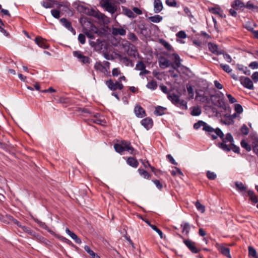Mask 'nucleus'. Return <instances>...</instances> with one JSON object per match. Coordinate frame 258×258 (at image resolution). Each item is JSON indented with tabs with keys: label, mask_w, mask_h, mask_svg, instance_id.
Masks as SVG:
<instances>
[{
	"label": "nucleus",
	"mask_w": 258,
	"mask_h": 258,
	"mask_svg": "<svg viewBox=\"0 0 258 258\" xmlns=\"http://www.w3.org/2000/svg\"><path fill=\"white\" fill-rule=\"evenodd\" d=\"M221 139H222V142L218 144V147L224 151H230V149H229V144L234 143V140L231 134L228 133L226 135L225 137L224 136L223 138Z\"/></svg>",
	"instance_id": "f257e3e1"
},
{
	"label": "nucleus",
	"mask_w": 258,
	"mask_h": 258,
	"mask_svg": "<svg viewBox=\"0 0 258 258\" xmlns=\"http://www.w3.org/2000/svg\"><path fill=\"white\" fill-rule=\"evenodd\" d=\"M89 14L97 19L100 23H103L104 25H107L110 22L109 18L98 11L92 9Z\"/></svg>",
	"instance_id": "f03ea898"
},
{
	"label": "nucleus",
	"mask_w": 258,
	"mask_h": 258,
	"mask_svg": "<svg viewBox=\"0 0 258 258\" xmlns=\"http://www.w3.org/2000/svg\"><path fill=\"white\" fill-rule=\"evenodd\" d=\"M201 127H203V130L206 132H212L213 131L212 127L202 120H199L194 125V128L196 130H198Z\"/></svg>",
	"instance_id": "7ed1b4c3"
},
{
	"label": "nucleus",
	"mask_w": 258,
	"mask_h": 258,
	"mask_svg": "<svg viewBox=\"0 0 258 258\" xmlns=\"http://www.w3.org/2000/svg\"><path fill=\"white\" fill-rule=\"evenodd\" d=\"M234 67V72L236 74H238V76L242 75L245 74L246 75H250V72L248 69L247 67L244 66H232Z\"/></svg>",
	"instance_id": "20e7f679"
},
{
	"label": "nucleus",
	"mask_w": 258,
	"mask_h": 258,
	"mask_svg": "<svg viewBox=\"0 0 258 258\" xmlns=\"http://www.w3.org/2000/svg\"><path fill=\"white\" fill-rule=\"evenodd\" d=\"M103 7L106 11L111 14H114L117 11L116 6L110 2L109 0H106L103 2Z\"/></svg>",
	"instance_id": "39448f33"
},
{
	"label": "nucleus",
	"mask_w": 258,
	"mask_h": 258,
	"mask_svg": "<svg viewBox=\"0 0 258 258\" xmlns=\"http://www.w3.org/2000/svg\"><path fill=\"white\" fill-rule=\"evenodd\" d=\"M73 55L75 57L77 58L80 62L83 63H90V58L88 56H85L83 53L79 51H76L73 52Z\"/></svg>",
	"instance_id": "423d86ee"
},
{
	"label": "nucleus",
	"mask_w": 258,
	"mask_h": 258,
	"mask_svg": "<svg viewBox=\"0 0 258 258\" xmlns=\"http://www.w3.org/2000/svg\"><path fill=\"white\" fill-rule=\"evenodd\" d=\"M196 99L202 103H209L210 102L209 97L206 96L203 90L201 89L196 91Z\"/></svg>",
	"instance_id": "0eeeda50"
},
{
	"label": "nucleus",
	"mask_w": 258,
	"mask_h": 258,
	"mask_svg": "<svg viewBox=\"0 0 258 258\" xmlns=\"http://www.w3.org/2000/svg\"><path fill=\"white\" fill-rule=\"evenodd\" d=\"M208 48L209 50L213 53L219 55L224 54V50L219 47L216 44L210 42L208 43Z\"/></svg>",
	"instance_id": "6e6552de"
},
{
	"label": "nucleus",
	"mask_w": 258,
	"mask_h": 258,
	"mask_svg": "<svg viewBox=\"0 0 258 258\" xmlns=\"http://www.w3.org/2000/svg\"><path fill=\"white\" fill-rule=\"evenodd\" d=\"M221 68L226 72L229 74L231 77L235 80H237L238 79V74H236L234 72V67L231 68L229 66H220Z\"/></svg>",
	"instance_id": "1a4fd4ad"
},
{
	"label": "nucleus",
	"mask_w": 258,
	"mask_h": 258,
	"mask_svg": "<svg viewBox=\"0 0 258 258\" xmlns=\"http://www.w3.org/2000/svg\"><path fill=\"white\" fill-rule=\"evenodd\" d=\"M211 97H213L214 98V99L215 100V102L214 103L215 105L222 108H226L225 102L223 97H221L218 95L212 96Z\"/></svg>",
	"instance_id": "9d476101"
},
{
	"label": "nucleus",
	"mask_w": 258,
	"mask_h": 258,
	"mask_svg": "<svg viewBox=\"0 0 258 258\" xmlns=\"http://www.w3.org/2000/svg\"><path fill=\"white\" fill-rule=\"evenodd\" d=\"M213 131L212 132L208 133L212 137L213 140L216 139L218 137H220V138H223L224 134L220 128H217L214 129L213 128Z\"/></svg>",
	"instance_id": "9b49d317"
},
{
	"label": "nucleus",
	"mask_w": 258,
	"mask_h": 258,
	"mask_svg": "<svg viewBox=\"0 0 258 258\" xmlns=\"http://www.w3.org/2000/svg\"><path fill=\"white\" fill-rule=\"evenodd\" d=\"M35 43L41 48L47 49L49 47V44L47 43L46 40L39 37H37L35 40Z\"/></svg>",
	"instance_id": "f8f14e48"
},
{
	"label": "nucleus",
	"mask_w": 258,
	"mask_h": 258,
	"mask_svg": "<svg viewBox=\"0 0 258 258\" xmlns=\"http://www.w3.org/2000/svg\"><path fill=\"white\" fill-rule=\"evenodd\" d=\"M60 22L63 26H64L67 29L72 32L74 35L76 34V31L75 29L72 27L71 22L69 21L67 19L61 18L60 20Z\"/></svg>",
	"instance_id": "ddd939ff"
},
{
	"label": "nucleus",
	"mask_w": 258,
	"mask_h": 258,
	"mask_svg": "<svg viewBox=\"0 0 258 258\" xmlns=\"http://www.w3.org/2000/svg\"><path fill=\"white\" fill-rule=\"evenodd\" d=\"M153 6L155 13H159L163 9V4L161 0H154Z\"/></svg>",
	"instance_id": "4468645a"
},
{
	"label": "nucleus",
	"mask_w": 258,
	"mask_h": 258,
	"mask_svg": "<svg viewBox=\"0 0 258 258\" xmlns=\"http://www.w3.org/2000/svg\"><path fill=\"white\" fill-rule=\"evenodd\" d=\"M183 242L192 252L195 253L198 252L199 251L196 247L195 243L194 242L188 239H185L184 240Z\"/></svg>",
	"instance_id": "2eb2a0df"
},
{
	"label": "nucleus",
	"mask_w": 258,
	"mask_h": 258,
	"mask_svg": "<svg viewBox=\"0 0 258 258\" xmlns=\"http://www.w3.org/2000/svg\"><path fill=\"white\" fill-rule=\"evenodd\" d=\"M245 8L254 12H258V3H254L249 1L245 5Z\"/></svg>",
	"instance_id": "dca6fc26"
},
{
	"label": "nucleus",
	"mask_w": 258,
	"mask_h": 258,
	"mask_svg": "<svg viewBox=\"0 0 258 258\" xmlns=\"http://www.w3.org/2000/svg\"><path fill=\"white\" fill-rule=\"evenodd\" d=\"M218 249L219 251L225 256H227L228 258H231L230 253V249L228 247H227L223 245H220L218 247Z\"/></svg>",
	"instance_id": "f3484780"
},
{
	"label": "nucleus",
	"mask_w": 258,
	"mask_h": 258,
	"mask_svg": "<svg viewBox=\"0 0 258 258\" xmlns=\"http://www.w3.org/2000/svg\"><path fill=\"white\" fill-rule=\"evenodd\" d=\"M96 70H99L104 75H108L110 74L109 66H94Z\"/></svg>",
	"instance_id": "a211bd4d"
},
{
	"label": "nucleus",
	"mask_w": 258,
	"mask_h": 258,
	"mask_svg": "<svg viewBox=\"0 0 258 258\" xmlns=\"http://www.w3.org/2000/svg\"><path fill=\"white\" fill-rule=\"evenodd\" d=\"M136 115L139 117H143L145 115L144 109L140 105L136 106L135 108Z\"/></svg>",
	"instance_id": "6ab92c4d"
},
{
	"label": "nucleus",
	"mask_w": 258,
	"mask_h": 258,
	"mask_svg": "<svg viewBox=\"0 0 258 258\" xmlns=\"http://www.w3.org/2000/svg\"><path fill=\"white\" fill-rule=\"evenodd\" d=\"M141 123L142 125H143L148 130L152 127L153 125V121L151 118L147 117L145 119H143L141 121Z\"/></svg>",
	"instance_id": "aec40b11"
},
{
	"label": "nucleus",
	"mask_w": 258,
	"mask_h": 258,
	"mask_svg": "<svg viewBox=\"0 0 258 258\" xmlns=\"http://www.w3.org/2000/svg\"><path fill=\"white\" fill-rule=\"evenodd\" d=\"M124 150L128 151L131 154H133L134 152V149L131 146V143L126 141H122L121 144Z\"/></svg>",
	"instance_id": "412c9836"
},
{
	"label": "nucleus",
	"mask_w": 258,
	"mask_h": 258,
	"mask_svg": "<svg viewBox=\"0 0 258 258\" xmlns=\"http://www.w3.org/2000/svg\"><path fill=\"white\" fill-rule=\"evenodd\" d=\"M231 6L236 10L245 8V5L240 0H235L231 5Z\"/></svg>",
	"instance_id": "4be33fe9"
},
{
	"label": "nucleus",
	"mask_w": 258,
	"mask_h": 258,
	"mask_svg": "<svg viewBox=\"0 0 258 258\" xmlns=\"http://www.w3.org/2000/svg\"><path fill=\"white\" fill-rule=\"evenodd\" d=\"M66 233L73 239L75 240L76 243L78 244L81 243V239L77 236V235L69 230V228L66 229Z\"/></svg>",
	"instance_id": "5701e85b"
},
{
	"label": "nucleus",
	"mask_w": 258,
	"mask_h": 258,
	"mask_svg": "<svg viewBox=\"0 0 258 258\" xmlns=\"http://www.w3.org/2000/svg\"><path fill=\"white\" fill-rule=\"evenodd\" d=\"M112 33L114 35H121L124 36L126 34V31L123 28H113Z\"/></svg>",
	"instance_id": "b1692460"
},
{
	"label": "nucleus",
	"mask_w": 258,
	"mask_h": 258,
	"mask_svg": "<svg viewBox=\"0 0 258 258\" xmlns=\"http://www.w3.org/2000/svg\"><path fill=\"white\" fill-rule=\"evenodd\" d=\"M131 44L126 40H122L119 44V46L123 49V51L127 52L131 48Z\"/></svg>",
	"instance_id": "393cba45"
},
{
	"label": "nucleus",
	"mask_w": 258,
	"mask_h": 258,
	"mask_svg": "<svg viewBox=\"0 0 258 258\" xmlns=\"http://www.w3.org/2000/svg\"><path fill=\"white\" fill-rule=\"evenodd\" d=\"M168 99L170 100L172 103L176 105L180 99L179 96L175 94H172L168 95Z\"/></svg>",
	"instance_id": "a878e982"
},
{
	"label": "nucleus",
	"mask_w": 258,
	"mask_h": 258,
	"mask_svg": "<svg viewBox=\"0 0 258 258\" xmlns=\"http://www.w3.org/2000/svg\"><path fill=\"white\" fill-rule=\"evenodd\" d=\"M181 227L182 228V233L183 234L187 235L190 229V225L188 223L183 222L181 225Z\"/></svg>",
	"instance_id": "bb28decb"
},
{
	"label": "nucleus",
	"mask_w": 258,
	"mask_h": 258,
	"mask_svg": "<svg viewBox=\"0 0 258 258\" xmlns=\"http://www.w3.org/2000/svg\"><path fill=\"white\" fill-rule=\"evenodd\" d=\"M242 84L248 89H251L253 88V83L249 78H245L243 80Z\"/></svg>",
	"instance_id": "cd10ccee"
},
{
	"label": "nucleus",
	"mask_w": 258,
	"mask_h": 258,
	"mask_svg": "<svg viewBox=\"0 0 258 258\" xmlns=\"http://www.w3.org/2000/svg\"><path fill=\"white\" fill-rule=\"evenodd\" d=\"M171 59L173 61L174 64H181L182 60L177 54H172L171 56Z\"/></svg>",
	"instance_id": "c85d7f7f"
},
{
	"label": "nucleus",
	"mask_w": 258,
	"mask_h": 258,
	"mask_svg": "<svg viewBox=\"0 0 258 258\" xmlns=\"http://www.w3.org/2000/svg\"><path fill=\"white\" fill-rule=\"evenodd\" d=\"M106 84L111 90L114 91L117 89V82L113 83L111 80H109L106 82Z\"/></svg>",
	"instance_id": "c756f323"
},
{
	"label": "nucleus",
	"mask_w": 258,
	"mask_h": 258,
	"mask_svg": "<svg viewBox=\"0 0 258 258\" xmlns=\"http://www.w3.org/2000/svg\"><path fill=\"white\" fill-rule=\"evenodd\" d=\"M235 184L237 189L240 192L245 191L247 189L246 186L241 182L236 181Z\"/></svg>",
	"instance_id": "7c9ffc66"
},
{
	"label": "nucleus",
	"mask_w": 258,
	"mask_h": 258,
	"mask_svg": "<svg viewBox=\"0 0 258 258\" xmlns=\"http://www.w3.org/2000/svg\"><path fill=\"white\" fill-rule=\"evenodd\" d=\"M163 19L162 17L160 15H157L154 16H151L148 18V20L153 23H159Z\"/></svg>",
	"instance_id": "2f4dec72"
},
{
	"label": "nucleus",
	"mask_w": 258,
	"mask_h": 258,
	"mask_svg": "<svg viewBox=\"0 0 258 258\" xmlns=\"http://www.w3.org/2000/svg\"><path fill=\"white\" fill-rule=\"evenodd\" d=\"M127 163L128 165L133 167L136 168L138 166V162L137 160L133 157L128 158Z\"/></svg>",
	"instance_id": "473e14b6"
},
{
	"label": "nucleus",
	"mask_w": 258,
	"mask_h": 258,
	"mask_svg": "<svg viewBox=\"0 0 258 258\" xmlns=\"http://www.w3.org/2000/svg\"><path fill=\"white\" fill-rule=\"evenodd\" d=\"M135 69L141 71L139 74L140 76L149 73V71L145 70V66H136Z\"/></svg>",
	"instance_id": "72a5a7b5"
},
{
	"label": "nucleus",
	"mask_w": 258,
	"mask_h": 258,
	"mask_svg": "<svg viewBox=\"0 0 258 258\" xmlns=\"http://www.w3.org/2000/svg\"><path fill=\"white\" fill-rule=\"evenodd\" d=\"M186 88H187V92H188V96H189L188 97L189 99H193L194 97V89H193L192 87L189 84H187Z\"/></svg>",
	"instance_id": "f704fd0d"
},
{
	"label": "nucleus",
	"mask_w": 258,
	"mask_h": 258,
	"mask_svg": "<svg viewBox=\"0 0 258 258\" xmlns=\"http://www.w3.org/2000/svg\"><path fill=\"white\" fill-rule=\"evenodd\" d=\"M176 106L182 109L186 110L187 108V102L183 99H180L179 101L176 104Z\"/></svg>",
	"instance_id": "c9c22d12"
},
{
	"label": "nucleus",
	"mask_w": 258,
	"mask_h": 258,
	"mask_svg": "<svg viewBox=\"0 0 258 258\" xmlns=\"http://www.w3.org/2000/svg\"><path fill=\"white\" fill-rule=\"evenodd\" d=\"M159 42L168 50H169V51L172 50V47L171 46V45L168 42H167L166 41H165V40L160 39Z\"/></svg>",
	"instance_id": "e433bc0d"
},
{
	"label": "nucleus",
	"mask_w": 258,
	"mask_h": 258,
	"mask_svg": "<svg viewBox=\"0 0 258 258\" xmlns=\"http://www.w3.org/2000/svg\"><path fill=\"white\" fill-rule=\"evenodd\" d=\"M209 11L214 14H217L222 17V11L218 8H212L209 9Z\"/></svg>",
	"instance_id": "4c0bfd02"
},
{
	"label": "nucleus",
	"mask_w": 258,
	"mask_h": 258,
	"mask_svg": "<svg viewBox=\"0 0 258 258\" xmlns=\"http://www.w3.org/2000/svg\"><path fill=\"white\" fill-rule=\"evenodd\" d=\"M166 108L160 106H158L156 108L155 113L158 115H162L164 114Z\"/></svg>",
	"instance_id": "58836bf2"
},
{
	"label": "nucleus",
	"mask_w": 258,
	"mask_h": 258,
	"mask_svg": "<svg viewBox=\"0 0 258 258\" xmlns=\"http://www.w3.org/2000/svg\"><path fill=\"white\" fill-rule=\"evenodd\" d=\"M146 87L150 89L154 90L157 87V82L154 80H152L147 84Z\"/></svg>",
	"instance_id": "ea45409f"
},
{
	"label": "nucleus",
	"mask_w": 258,
	"mask_h": 258,
	"mask_svg": "<svg viewBox=\"0 0 258 258\" xmlns=\"http://www.w3.org/2000/svg\"><path fill=\"white\" fill-rule=\"evenodd\" d=\"M195 206L197 209L201 213H203L205 212V207L204 205H202L199 201L196 202Z\"/></svg>",
	"instance_id": "a19ab883"
},
{
	"label": "nucleus",
	"mask_w": 258,
	"mask_h": 258,
	"mask_svg": "<svg viewBox=\"0 0 258 258\" xmlns=\"http://www.w3.org/2000/svg\"><path fill=\"white\" fill-rule=\"evenodd\" d=\"M201 113V110L199 107H193L192 110L191 112V114L192 116H198Z\"/></svg>",
	"instance_id": "79ce46f5"
},
{
	"label": "nucleus",
	"mask_w": 258,
	"mask_h": 258,
	"mask_svg": "<svg viewBox=\"0 0 258 258\" xmlns=\"http://www.w3.org/2000/svg\"><path fill=\"white\" fill-rule=\"evenodd\" d=\"M138 171H139V174L141 176H143L145 178L148 179L150 177V174L147 171H146L144 169L139 168L138 169Z\"/></svg>",
	"instance_id": "37998d69"
},
{
	"label": "nucleus",
	"mask_w": 258,
	"mask_h": 258,
	"mask_svg": "<svg viewBox=\"0 0 258 258\" xmlns=\"http://www.w3.org/2000/svg\"><path fill=\"white\" fill-rule=\"evenodd\" d=\"M52 2H53V1L48 0L47 2H43L42 5L45 8H51L53 7Z\"/></svg>",
	"instance_id": "c03bdc74"
},
{
	"label": "nucleus",
	"mask_w": 258,
	"mask_h": 258,
	"mask_svg": "<svg viewBox=\"0 0 258 258\" xmlns=\"http://www.w3.org/2000/svg\"><path fill=\"white\" fill-rule=\"evenodd\" d=\"M114 148L117 152L119 153H121L123 151H124L122 145L121 144H114Z\"/></svg>",
	"instance_id": "a18cd8bd"
},
{
	"label": "nucleus",
	"mask_w": 258,
	"mask_h": 258,
	"mask_svg": "<svg viewBox=\"0 0 258 258\" xmlns=\"http://www.w3.org/2000/svg\"><path fill=\"white\" fill-rule=\"evenodd\" d=\"M248 253H249V255H250L253 257L255 258L256 257V255H257L256 251L255 249L251 246L248 247Z\"/></svg>",
	"instance_id": "49530a36"
},
{
	"label": "nucleus",
	"mask_w": 258,
	"mask_h": 258,
	"mask_svg": "<svg viewBox=\"0 0 258 258\" xmlns=\"http://www.w3.org/2000/svg\"><path fill=\"white\" fill-rule=\"evenodd\" d=\"M150 226L159 234L161 238H163V234L159 229H158L155 225H150Z\"/></svg>",
	"instance_id": "de8ad7c7"
},
{
	"label": "nucleus",
	"mask_w": 258,
	"mask_h": 258,
	"mask_svg": "<svg viewBox=\"0 0 258 258\" xmlns=\"http://www.w3.org/2000/svg\"><path fill=\"white\" fill-rule=\"evenodd\" d=\"M241 145L242 148L245 149L247 151H250L251 150V147L250 145L245 141H241Z\"/></svg>",
	"instance_id": "09e8293b"
},
{
	"label": "nucleus",
	"mask_w": 258,
	"mask_h": 258,
	"mask_svg": "<svg viewBox=\"0 0 258 258\" xmlns=\"http://www.w3.org/2000/svg\"><path fill=\"white\" fill-rule=\"evenodd\" d=\"M207 176L209 179L214 180L216 178L217 175L214 172L208 171L207 172Z\"/></svg>",
	"instance_id": "8fccbe9b"
},
{
	"label": "nucleus",
	"mask_w": 258,
	"mask_h": 258,
	"mask_svg": "<svg viewBox=\"0 0 258 258\" xmlns=\"http://www.w3.org/2000/svg\"><path fill=\"white\" fill-rule=\"evenodd\" d=\"M229 149H230V150H232L235 153H239V148L236 146H235L233 143L231 144H229Z\"/></svg>",
	"instance_id": "3c124183"
},
{
	"label": "nucleus",
	"mask_w": 258,
	"mask_h": 258,
	"mask_svg": "<svg viewBox=\"0 0 258 258\" xmlns=\"http://www.w3.org/2000/svg\"><path fill=\"white\" fill-rule=\"evenodd\" d=\"M60 11L57 10H52L51 11L52 16L56 19H58L60 17Z\"/></svg>",
	"instance_id": "603ef678"
},
{
	"label": "nucleus",
	"mask_w": 258,
	"mask_h": 258,
	"mask_svg": "<svg viewBox=\"0 0 258 258\" xmlns=\"http://www.w3.org/2000/svg\"><path fill=\"white\" fill-rule=\"evenodd\" d=\"M166 4L169 7H176L177 6L176 0H166Z\"/></svg>",
	"instance_id": "864d4df0"
},
{
	"label": "nucleus",
	"mask_w": 258,
	"mask_h": 258,
	"mask_svg": "<svg viewBox=\"0 0 258 258\" xmlns=\"http://www.w3.org/2000/svg\"><path fill=\"white\" fill-rule=\"evenodd\" d=\"M128 38L133 42L136 41L138 40L137 37L133 33H130L127 35Z\"/></svg>",
	"instance_id": "5fc2aeb1"
},
{
	"label": "nucleus",
	"mask_w": 258,
	"mask_h": 258,
	"mask_svg": "<svg viewBox=\"0 0 258 258\" xmlns=\"http://www.w3.org/2000/svg\"><path fill=\"white\" fill-rule=\"evenodd\" d=\"M245 28L251 32L253 30V27L252 26L251 22L248 21L245 24Z\"/></svg>",
	"instance_id": "6e6d98bb"
},
{
	"label": "nucleus",
	"mask_w": 258,
	"mask_h": 258,
	"mask_svg": "<svg viewBox=\"0 0 258 258\" xmlns=\"http://www.w3.org/2000/svg\"><path fill=\"white\" fill-rule=\"evenodd\" d=\"M78 40L82 44H84L86 42L85 36L84 34H80L78 36Z\"/></svg>",
	"instance_id": "4d7b16f0"
},
{
	"label": "nucleus",
	"mask_w": 258,
	"mask_h": 258,
	"mask_svg": "<svg viewBox=\"0 0 258 258\" xmlns=\"http://www.w3.org/2000/svg\"><path fill=\"white\" fill-rule=\"evenodd\" d=\"M176 36L179 38H185L186 34L183 31H180L176 34Z\"/></svg>",
	"instance_id": "13d9d810"
},
{
	"label": "nucleus",
	"mask_w": 258,
	"mask_h": 258,
	"mask_svg": "<svg viewBox=\"0 0 258 258\" xmlns=\"http://www.w3.org/2000/svg\"><path fill=\"white\" fill-rule=\"evenodd\" d=\"M125 15L129 18H134L136 17V16L135 15V14L133 12V11H132L131 10H128V9H127L125 11Z\"/></svg>",
	"instance_id": "bf43d9fd"
},
{
	"label": "nucleus",
	"mask_w": 258,
	"mask_h": 258,
	"mask_svg": "<svg viewBox=\"0 0 258 258\" xmlns=\"http://www.w3.org/2000/svg\"><path fill=\"white\" fill-rule=\"evenodd\" d=\"M235 110L236 112L241 113L243 111V108L241 105L236 104L235 105Z\"/></svg>",
	"instance_id": "052dcab7"
},
{
	"label": "nucleus",
	"mask_w": 258,
	"mask_h": 258,
	"mask_svg": "<svg viewBox=\"0 0 258 258\" xmlns=\"http://www.w3.org/2000/svg\"><path fill=\"white\" fill-rule=\"evenodd\" d=\"M241 131L242 133L245 135H246L248 134V128L245 125H243L241 127Z\"/></svg>",
	"instance_id": "680f3d73"
},
{
	"label": "nucleus",
	"mask_w": 258,
	"mask_h": 258,
	"mask_svg": "<svg viewBox=\"0 0 258 258\" xmlns=\"http://www.w3.org/2000/svg\"><path fill=\"white\" fill-rule=\"evenodd\" d=\"M84 249L90 255H94V252L93 250H92L90 248V247L88 246V245H86L84 247Z\"/></svg>",
	"instance_id": "e2e57ef3"
},
{
	"label": "nucleus",
	"mask_w": 258,
	"mask_h": 258,
	"mask_svg": "<svg viewBox=\"0 0 258 258\" xmlns=\"http://www.w3.org/2000/svg\"><path fill=\"white\" fill-rule=\"evenodd\" d=\"M85 33L87 37L88 38L91 39H94V34L92 33V32H90V31H86Z\"/></svg>",
	"instance_id": "0e129e2a"
},
{
	"label": "nucleus",
	"mask_w": 258,
	"mask_h": 258,
	"mask_svg": "<svg viewBox=\"0 0 258 258\" xmlns=\"http://www.w3.org/2000/svg\"><path fill=\"white\" fill-rule=\"evenodd\" d=\"M171 173L172 175H174V176L177 174H179L180 175L182 174L181 171L178 168H175L174 170H173L172 171H171Z\"/></svg>",
	"instance_id": "69168bd1"
},
{
	"label": "nucleus",
	"mask_w": 258,
	"mask_h": 258,
	"mask_svg": "<svg viewBox=\"0 0 258 258\" xmlns=\"http://www.w3.org/2000/svg\"><path fill=\"white\" fill-rule=\"evenodd\" d=\"M226 95L231 103H234L236 102V100L231 94H228Z\"/></svg>",
	"instance_id": "338daca9"
},
{
	"label": "nucleus",
	"mask_w": 258,
	"mask_h": 258,
	"mask_svg": "<svg viewBox=\"0 0 258 258\" xmlns=\"http://www.w3.org/2000/svg\"><path fill=\"white\" fill-rule=\"evenodd\" d=\"M159 64H169L168 61L164 57H161L159 59Z\"/></svg>",
	"instance_id": "774afa93"
}]
</instances>
